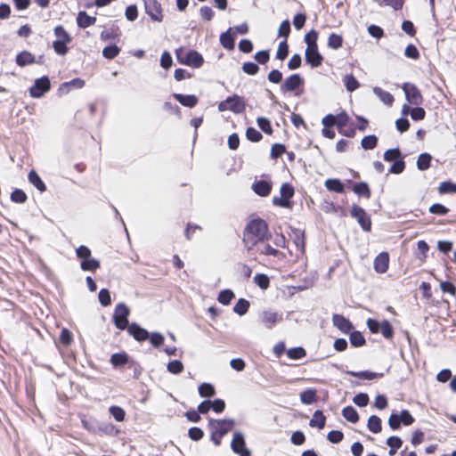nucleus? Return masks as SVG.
I'll return each instance as SVG.
<instances>
[{
	"label": "nucleus",
	"mask_w": 456,
	"mask_h": 456,
	"mask_svg": "<svg viewBox=\"0 0 456 456\" xmlns=\"http://www.w3.org/2000/svg\"><path fill=\"white\" fill-rule=\"evenodd\" d=\"M271 233L266 222L261 218L250 220L243 232V244L248 251L254 250L260 242L269 240Z\"/></svg>",
	"instance_id": "f257e3e1"
},
{
	"label": "nucleus",
	"mask_w": 456,
	"mask_h": 456,
	"mask_svg": "<svg viewBox=\"0 0 456 456\" xmlns=\"http://www.w3.org/2000/svg\"><path fill=\"white\" fill-rule=\"evenodd\" d=\"M233 419H209L208 428L211 434V440L218 446L222 438L233 428Z\"/></svg>",
	"instance_id": "f03ea898"
},
{
	"label": "nucleus",
	"mask_w": 456,
	"mask_h": 456,
	"mask_svg": "<svg viewBox=\"0 0 456 456\" xmlns=\"http://www.w3.org/2000/svg\"><path fill=\"white\" fill-rule=\"evenodd\" d=\"M175 57L180 64L194 69L200 68L204 63L203 56L195 50L186 51L183 47L175 50Z\"/></svg>",
	"instance_id": "7ed1b4c3"
},
{
	"label": "nucleus",
	"mask_w": 456,
	"mask_h": 456,
	"mask_svg": "<svg viewBox=\"0 0 456 456\" xmlns=\"http://www.w3.org/2000/svg\"><path fill=\"white\" fill-rule=\"evenodd\" d=\"M217 108L221 112L231 110L234 114H241L245 111L246 102L243 97L233 94L220 102Z\"/></svg>",
	"instance_id": "20e7f679"
},
{
	"label": "nucleus",
	"mask_w": 456,
	"mask_h": 456,
	"mask_svg": "<svg viewBox=\"0 0 456 456\" xmlns=\"http://www.w3.org/2000/svg\"><path fill=\"white\" fill-rule=\"evenodd\" d=\"M54 35L57 37L53 44L54 52L59 55H65L68 53L67 44L72 39L70 35L61 25L54 28Z\"/></svg>",
	"instance_id": "39448f33"
},
{
	"label": "nucleus",
	"mask_w": 456,
	"mask_h": 456,
	"mask_svg": "<svg viewBox=\"0 0 456 456\" xmlns=\"http://www.w3.org/2000/svg\"><path fill=\"white\" fill-rule=\"evenodd\" d=\"M367 326L371 333H379L380 332L385 338H391L393 337L394 331L390 322L387 320H384L381 322L374 319L367 320Z\"/></svg>",
	"instance_id": "423d86ee"
},
{
	"label": "nucleus",
	"mask_w": 456,
	"mask_h": 456,
	"mask_svg": "<svg viewBox=\"0 0 456 456\" xmlns=\"http://www.w3.org/2000/svg\"><path fill=\"white\" fill-rule=\"evenodd\" d=\"M130 314L129 308L125 304H118L113 314V321L115 326L119 330L127 329L128 316Z\"/></svg>",
	"instance_id": "0eeeda50"
},
{
	"label": "nucleus",
	"mask_w": 456,
	"mask_h": 456,
	"mask_svg": "<svg viewBox=\"0 0 456 456\" xmlns=\"http://www.w3.org/2000/svg\"><path fill=\"white\" fill-rule=\"evenodd\" d=\"M231 448L234 453L240 456H251V452L246 447L245 438L241 432L233 433Z\"/></svg>",
	"instance_id": "6e6552de"
},
{
	"label": "nucleus",
	"mask_w": 456,
	"mask_h": 456,
	"mask_svg": "<svg viewBox=\"0 0 456 456\" xmlns=\"http://www.w3.org/2000/svg\"><path fill=\"white\" fill-rule=\"evenodd\" d=\"M351 216H352V217H354L357 220L358 224H360V226L362 227V229L363 231H365V232L370 231L371 221H370V216L366 213V211L362 208H361L357 205H353L352 209H351Z\"/></svg>",
	"instance_id": "1a4fd4ad"
},
{
	"label": "nucleus",
	"mask_w": 456,
	"mask_h": 456,
	"mask_svg": "<svg viewBox=\"0 0 456 456\" xmlns=\"http://www.w3.org/2000/svg\"><path fill=\"white\" fill-rule=\"evenodd\" d=\"M50 87L49 78L44 76L35 80L34 85L29 88V94L34 98H40L50 90Z\"/></svg>",
	"instance_id": "9d476101"
},
{
	"label": "nucleus",
	"mask_w": 456,
	"mask_h": 456,
	"mask_svg": "<svg viewBox=\"0 0 456 456\" xmlns=\"http://www.w3.org/2000/svg\"><path fill=\"white\" fill-rule=\"evenodd\" d=\"M406 100L409 103L413 105H419L422 103V95L420 94V91L417 88V86L414 84L411 83H404L402 86Z\"/></svg>",
	"instance_id": "9b49d317"
},
{
	"label": "nucleus",
	"mask_w": 456,
	"mask_h": 456,
	"mask_svg": "<svg viewBox=\"0 0 456 456\" xmlns=\"http://www.w3.org/2000/svg\"><path fill=\"white\" fill-rule=\"evenodd\" d=\"M282 314L273 310H265L260 314V321L263 325L272 330L276 324L282 321Z\"/></svg>",
	"instance_id": "f8f14e48"
},
{
	"label": "nucleus",
	"mask_w": 456,
	"mask_h": 456,
	"mask_svg": "<svg viewBox=\"0 0 456 456\" xmlns=\"http://www.w3.org/2000/svg\"><path fill=\"white\" fill-rule=\"evenodd\" d=\"M146 13L156 21L162 20L161 6L157 0H143Z\"/></svg>",
	"instance_id": "ddd939ff"
},
{
	"label": "nucleus",
	"mask_w": 456,
	"mask_h": 456,
	"mask_svg": "<svg viewBox=\"0 0 456 456\" xmlns=\"http://www.w3.org/2000/svg\"><path fill=\"white\" fill-rule=\"evenodd\" d=\"M305 61L308 64H310L313 68H317L322 65L323 57L318 52L317 46L306 47L305 52Z\"/></svg>",
	"instance_id": "4468645a"
},
{
	"label": "nucleus",
	"mask_w": 456,
	"mask_h": 456,
	"mask_svg": "<svg viewBox=\"0 0 456 456\" xmlns=\"http://www.w3.org/2000/svg\"><path fill=\"white\" fill-rule=\"evenodd\" d=\"M303 83L304 80L299 74H293L285 79L284 83L281 86V90L283 93L293 92Z\"/></svg>",
	"instance_id": "2eb2a0df"
},
{
	"label": "nucleus",
	"mask_w": 456,
	"mask_h": 456,
	"mask_svg": "<svg viewBox=\"0 0 456 456\" xmlns=\"http://www.w3.org/2000/svg\"><path fill=\"white\" fill-rule=\"evenodd\" d=\"M389 256L387 252L379 254L373 262L374 270L379 273H384L388 269Z\"/></svg>",
	"instance_id": "dca6fc26"
},
{
	"label": "nucleus",
	"mask_w": 456,
	"mask_h": 456,
	"mask_svg": "<svg viewBox=\"0 0 456 456\" xmlns=\"http://www.w3.org/2000/svg\"><path fill=\"white\" fill-rule=\"evenodd\" d=\"M253 251L265 256H284L283 253L270 245L269 240L260 242Z\"/></svg>",
	"instance_id": "f3484780"
},
{
	"label": "nucleus",
	"mask_w": 456,
	"mask_h": 456,
	"mask_svg": "<svg viewBox=\"0 0 456 456\" xmlns=\"http://www.w3.org/2000/svg\"><path fill=\"white\" fill-rule=\"evenodd\" d=\"M127 331L137 341H144L149 338V332L136 323L129 324Z\"/></svg>",
	"instance_id": "a211bd4d"
},
{
	"label": "nucleus",
	"mask_w": 456,
	"mask_h": 456,
	"mask_svg": "<svg viewBox=\"0 0 456 456\" xmlns=\"http://www.w3.org/2000/svg\"><path fill=\"white\" fill-rule=\"evenodd\" d=\"M332 322L335 327L344 333H347L353 329L351 322L340 314H334L332 317Z\"/></svg>",
	"instance_id": "6ab92c4d"
},
{
	"label": "nucleus",
	"mask_w": 456,
	"mask_h": 456,
	"mask_svg": "<svg viewBox=\"0 0 456 456\" xmlns=\"http://www.w3.org/2000/svg\"><path fill=\"white\" fill-rule=\"evenodd\" d=\"M173 96L185 107L192 108L198 103V98L193 94H174Z\"/></svg>",
	"instance_id": "aec40b11"
},
{
	"label": "nucleus",
	"mask_w": 456,
	"mask_h": 456,
	"mask_svg": "<svg viewBox=\"0 0 456 456\" xmlns=\"http://www.w3.org/2000/svg\"><path fill=\"white\" fill-rule=\"evenodd\" d=\"M253 191L259 196H267L272 189L270 183L265 180H260L252 184Z\"/></svg>",
	"instance_id": "412c9836"
},
{
	"label": "nucleus",
	"mask_w": 456,
	"mask_h": 456,
	"mask_svg": "<svg viewBox=\"0 0 456 456\" xmlns=\"http://www.w3.org/2000/svg\"><path fill=\"white\" fill-rule=\"evenodd\" d=\"M96 21V18L89 16L86 12H79L77 17V23L79 28H86L94 25Z\"/></svg>",
	"instance_id": "4be33fe9"
},
{
	"label": "nucleus",
	"mask_w": 456,
	"mask_h": 456,
	"mask_svg": "<svg viewBox=\"0 0 456 456\" xmlns=\"http://www.w3.org/2000/svg\"><path fill=\"white\" fill-rule=\"evenodd\" d=\"M294 244L301 254L305 252V235L304 232L298 229H293L290 234Z\"/></svg>",
	"instance_id": "5701e85b"
},
{
	"label": "nucleus",
	"mask_w": 456,
	"mask_h": 456,
	"mask_svg": "<svg viewBox=\"0 0 456 456\" xmlns=\"http://www.w3.org/2000/svg\"><path fill=\"white\" fill-rule=\"evenodd\" d=\"M372 91L384 104L391 105L394 102V96L380 87L375 86Z\"/></svg>",
	"instance_id": "b1692460"
},
{
	"label": "nucleus",
	"mask_w": 456,
	"mask_h": 456,
	"mask_svg": "<svg viewBox=\"0 0 456 456\" xmlns=\"http://www.w3.org/2000/svg\"><path fill=\"white\" fill-rule=\"evenodd\" d=\"M28 181L31 184H33L39 191L44 192L46 191V186L45 183L42 181L37 173L34 170H31L28 173Z\"/></svg>",
	"instance_id": "393cba45"
},
{
	"label": "nucleus",
	"mask_w": 456,
	"mask_h": 456,
	"mask_svg": "<svg viewBox=\"0 0 456 456\" xmlns=\"http://www.w3.org/2000/svg\"><path fill=\"white\" fill-rule=\"evenodd\" d=\"M326 418L322 411H315L313 418L309 421V425L313 428L322 429L325 426Z\"/></svg>",
	"instance_id": "a878e982"
},
{
	"label": "nucleus",
	"mask_w": 456,
	"mask_h": 456,
	"mask_svg": "<svg viewBox=\"0 0 456 456\" xmlns=\"http://www.w3.org/2000/svg\"><path fill=\"white\" fill-rule=\"evenodd\" d=\"M324 184L327 190L330 191H335L338 193H342L344 191V185L338 179H327Z\"/></svg>",
	"instance_id": "bb28decb"
},
{
	"label": "nucleus",
	"mask_w": 456,
	"mask_h": 456,
	"mask_svg": "<svg viewBox=\"0 0 456 456\" xmlns=\"http://www.w3.org/2000/svg\"><path fill=\"white\" fill-rule=\"evenodd\" d=\"M230 31L231 28H229L226 32H224L220 35V43L224 48L228 50H232L234 49L235 45L234 38L230 34Z\"/></svg>",
	"instance_id": "cd10ccee"
},
{
	"label": "nucleus",
	"mask_w": 456,
	"mask_h": 456,
	"mask_svg": "<svg viewBox=\"0 0 456 456\" xmlns=\"http://www.w3.org/2000/svg\"><path fill=\"white\" fill-rule=\"evenodd\" d=\"M367 427L370 431H371L374 434H378L381 431L382 426H381V419L379 417L376 415H371L368 419Z\"/></svg>",
	"instance_id": "c85d7f7f"
},
{
	"label": "nucleus",
	"mask_w": 456,
	"mask_h": 456,
	"mask_svg": "<svg viewBox=\"0 0 456 456\" xmlns=\"http://www.w3.org/2000/svg\"><path fill=\"white\" fill-rule=\"evenodd\" d=\"M80 267L84 271L94 272L100 267V262L92 256L81 261Z\"/></svg>",
	"instance_id": "c756f323"
},
{
	"label": "nucleus",
	"mask_w": 456,
	"mask_h": 456,
	"mask_svg": "<svg viewBox=\"0 0 456 456\" xmlns=\"http://www.w3.org/2000/svg\"><path fill=\"white\" fill-rule=\"evenodd\" d=\"M343 82L346 89L348 92H354L360 86V83L352 74L345 75L343 77Z\"/></svg>",
	"instance_id": "7c9ffc66"
},
{
	"label": "nucleus",
	"mask_w": 456,
	"mask_h": 456,
	"mask_svg": "<svg viewBox=\"0 0 456 456\" xmlns=\"http://www.w3.org/2000/svg\"><path fill=\"white\" fill-rule=\"evenodd\" d=\"M343 417L351 423H356L359 420V415L356 410L352 406H346L342 410Z\"/></svg>",
	"instance_id": "2f4dec72"
},
{
	"label": "nucleus",
	"mask_w": 456,
	"mask_h": 456,
	"mask_svg": "<svg viewBox=\"0 0 456 456\" xmlns=\"http://www.w3.org/2000/svg\"><path fill=\"white\" fill-rule=\"evenodd\" d=\"M16 62L19 66L24 67L35 62V57L28 52H21L16 57Z\"/></svg>",
	"instance_id": "473e14b6"
},
{
	"label": "nucleus",
	"mask_w": 456,
	"mask_h": 456,
	"mask_svg": "<svg viewBox=\"0 0 456 456\" xmlns=\"http://www.w3.org/2000/svg\"><path fill=\"white\" fill-rule=\"evenodd\" d=\"M249 302L244 298H240L233 306V312L242 316L247 314L249 308Z\"/></svg>",
	"instance_id": "72a5a7b5"
},
{
	"label": "nucleus",
	"mask_w": 456,
	"mask_h": 456,
	"mask_svg": "<svg viewBox=\"0 0 456 456\" xmlns=\"http://www.w3.org/2000/svg\"><path fill=\"white\" fill-rule=\"evenodd\" d=\"M432 157L428 153H421L417 160V167L421 170H427L430 167Z\"/></svg>",
	"instance_id": "f704fd0d"
},
{
	"label": "nucleus",
	"mask_w": 456,
	"mask_h": 456,
	"mask_svg": "<svg viewBox=\"0 0 456 456\" xmlns=\"http://www.w3.org/2000/svg\"><path fill=\"white\" fill-rule=\"evenodd\" d=\"M353 191L358 195L364 196L369 199L370 197V191L368 184L364 182L357 183L354 185Z\"/></svg>",
	"instance_id": "c9c22d12"
},
{
	"label": "nucleus",
	"mask_w": 456,
	"mask_h": 456,
	"mask_svg": "<svg viewBox=\"0 0 456 456\" xmlns=\"http://www.w3.org/2000/svg\"><path fill=\"white\" fill-rule=\"evenodd\" d=\"M403 441L398 436H390L387 440V444L390 447L389 455H395L396 450L402 446Z\"/></svg>",
	"instance_id": "e433bc0d"
},
{
	"label": "nucleus",
	"mask_w": 456,
	"mask_h": 456,
	"mask_svg": "<svg viewBox=\"0 0 456 456\" xmlns=\"http://www.w3.org/2000/svg\"><path fill=\"white\" fill-rule=\"evenodd\" d=\"M383 158L387 162H395L402 158V153L398 148L389 149L385 151Z\"/></svg>",
	"instance_id": "4c0bfd02"
},
{
	"label": "nucleus",
	"mask_w": 456,
	"mask_h": 456,
	"mask_svg": "<svg viewBox=\"0 0 456 456\" xmlns=\"http://www.w3.org/2000/svg\"><path fill=\"white\" fill-rule=\"evenodd\" d=\"M199 394L201 397H212L216 391L214 387L209 383H202L199 387Z\"/></svg>",
	"instance_id": "58836bf2"
},
{
	"label": "nucleus",
	"mask_w": 456,
	"mask_h": 456,
	"mask_svg": "<svg viewBox=\"0 0 456 456\" xmlns=\"http://www.w3.org/2000/svg\"><path fill=\"white\" fill-rule=\"evenodd\" d=\"M343 38L340 35L332 33L328 39V46L331 49L337 50L342 46Z\"/></svg>",
	"instance_id": "ea45409f"
},
{
	"label": "nucleus",
	"mask_w": 456,
	"mask_h": 456,
	"mask_svg": "<svg viewBox=\"0 0 456 456\" xmlns=\"http://www.w3.org/2000/svg\"><path fill=\"white\" fill-rule=\"evenodd\" d=\"M378 138L376 135H367L362 139L361 145L364 150H372L376 147Z\"/></svg>",
	"instance_id": "a19ab883"
},
{
	"label": "nucleus",
	"mask_w": 456,
	"mask_h": 456,
	"mask_svg": "<svg viewBox=\"0 0 456 456\" xmlns=\"http://www.w3.org/2000/svg\"><path fill=\"white\" fill-rule=\"evenodd\" d=\"M316 393L314 389H307L300 394V400L304 404H311L315 401Z\"/></svg>",
	"instance_id": "79ce46f5"
},
{
	"label": "nucleus",
	"mask_w": 456,
	"mask_h": 456,
	"mask_svg": "<svg viewBox=\"0 0 456 456\" xmlns=\"http://www.w3.org/2000/svg\"><path fill=\"white\" fill-rule=\"evenodd\" d=\"M167 370L172 374H179L183 370V364L179 360H173L167 363Z\"/></svg>",
	"instance_id": "37998d69"
},
{
	"label": "nucleus",
	"mask_w": 456,
	"mask_h": 456,
	"mask_svg": "<svg viewBox=\"0 0 456 456\" xmlns=\"http://www.w3.org/2000/svg\"><path fill=\"white\" fill-rule=\"evenodd\" d=\"M347 374L352 377H356V378H360V379H373L382 376V374L376 373V372H370V371H360V372L347 371Z\"/></svg>",
	"instance_id": "c03bdc74"
},
{
	"label": "nucleus",
	"mask_w": 456,
	"mask_h": 456,
	"mask_svg": "<svg viewBox=\"0 0 456 456\" xmlns=\"http://www.w3.org/2000/svg\"><path fill=\"white\" fill-rule=\"evenodd\" d=\"M120 49L116 45H110L103 48L102 55L106 59H114L119 53Z\"/></svg>",
	"instance_id": "a18cd8bd"
},
{
	"label": "nucleus",
	"mask_w": 456,
	"mask_h": 456,
	"mask_svg": "<svg viewBox=\"0 0 456 456\" xmlns=\"http://www.w3.org/2000/svg\"><path fill=\"white\" fill-rule=\"evenodd\" d=\"M234 293L230 289L222 290L218 296V302L222 305H228L232 298H234Z\"/></svg>",
	"instance_id": "49530a36"
},
{
	"label": "nucleus",
	"mask_w": 456,
	"mask_h": 456,
	"mask_svg": "<svg viewBox=\"0 0 456 456\" xmlns=\"http://www.w3.org/2000/svg\"><path fill=\"white\" fill-rule=\"evenodd\" d=\"M109 411L117 421L121 422L125 419L126 412L121 407L110 406Z\"/></svg>",
	"instance_id": "de8ad7c7"
},
{
	"label": "nucleus",
	"mask_w": 456,
	"mask_h": 456,
	"mask_svg": "<svg viewBox=\"0 0 456 456\" xmlns=\"http://www.w3.org/2000/svg\"><path fill=\"white\" fill-rule=\"evenodd\" d=\"M350 343L354 346H362L365 343V338L359 331H354L350 334Z\"/></svg>",
	"instance_id": "09e8293b"
},
{
	"label": "nucleus",
	"mask_w": 456,
	"mask_h": 456,
	"mask_svg": "<svg viewBox=\"0 0 456 456\" xmlns=\"http://www.w3.org/2000/svg\"><path fill=\"white\" fill-rule=\"evenodd\" d=\"M84 86H85V81L83 79H81V78H74V79H72V80H70L69 82L63 83L61 86L60 90H67V92H68L69 86H73L75 88L80 89Z\"/></svg>",
	"instance_id": "8fccbe9b"
},
{
	"label": "nucleus",
	"mask_w": 456,
	"mask_h": 456,
	"mask_svg": "<svg viewBox=\"0 0 456 456\" xmlns=\"http://www.w3.org/2000/svg\"><path fill=\"white\" fill-rule=\"evenodd\" d=\"M256 284L262 289H266L269 287L270 280L267 275L258 273L254 277Z\"/></svg>",
	"instance_id": "3c124183"
},
{
	"label": "nucleus",
	"mask_w": 456,
	"mask_h": 456,
	"mask_svg": "<svg viewBox=\"0 0 456 456\" xmlns=\"http://www.w3.org/2000/svg\"><path fill=\"white\" fill-rule=\"evenodd\" d=\"M317 39L318 33L317 31L312 29L305 36V42L306 44V47L317 46Z\"/></svg>",
	"instance_id": "603ef678"
},
{
	"label": "nucleus",
	"mask_w": 456,
	"mask_h": 456,
	"mask_svg": "<svg viewBox=\"0 0 456 456\" xmlns=\"http://www.w3.org/2000/svg\"><path fill=\"white\" fill-rule=\"evenodd\" d=\"M287 354L290 359L297 360L305 355V350L303 347H294L287 351Z\"/></svg>",
	"instance_id": "864d4df0"
},
{
	"label": "nucleus",
	"mask_w": 456,
	"mask_h": 456,
	"mask_svg": "<svg viewBox=\"0 0 456 456\" xmlns=\"http://www.w3.org/2000/svg\"><path fill=\"white\" fill-rule=\"evenodd\" d=\"M377 3L379 5L390 6L395 11L402 9L403 5V0H377Z\"/></svg>",
	"instance_id": "5fc2aeb1"
},
{
	"label": "nucleus",
	"mask_w": 456,
	"mask_h": 456,
	"mask_svg": "<svg viewBox=\"0 0 456 456\" xmlns=\"http://www.w3.org/2000/svg\"><path fill=\"white\" fill-rule=\"evenodd\" d=\"M128 358L126 354H114L111 355L110 362L114 366H121L127 362Z\"/></svg>",
	"instance_id": "6e6d98bb"
},
{
	"label": "nucleus",
	"mask_w": 456,
	"mask_h": 456,
	"mask_svg": "<svg viewBox=\"0 0 456 456\" xmlns=\"http://www.w3.org/2000/svg\"><path fill=\"white\" fill-rule=\"evenodd\" d=\"M401 424L404 426H410L414 422V419L411 414L407 410H403L400 414H398Z\"/></svg>",
	"instance_id": "4d7b16f0"
},
{
	"label": "nucleus",
	"mask_w": 456,
	"mask_h": 456,
	"mask_svg": "<svg viewBox=\"0 0 456 456\" xmlns=\"http://www.w3.org/2000/svg\"><path fill=\"white\" fill-rule=\"evenodd\" d=\"M440 193H456V184L451 182H443L439 186Z\"/></svg>",
	"instance_id": "13d9d810"
},
{
	"label": "nucleus",
	"mask_w": 456,
	"mask_h": 456,
	"mask_svg": "<svg viewBox=\"0 0 456 456\" xmlns=\"http://www.w3.org/2000/svg\"><path fill=\"white\" fill-rule=\"evenodd\" d=\"M173 60L171 54L167 51H164L160 57V66L165 69H168L171 68Z\"/></svg>",
	"instance_id": "bf43d9fd"
},
{
	"label": "nucleus",
	"mask_w": 456,
	"mask_h": 456,
	"mask_svg": "<svg viewBox=\"0 0 456 456\" xmlns=\"http://www.w3.org/2000/svg\"><path fill=\"white\" fill-rule=\"evenodd\" d=\"M98 298H99L100 303L103 306H108L111 302L110 294L109 290L106 289H102L99 291Z\"/></svg>",
	"instance_id": "052dcab7"
},
{
	"label": "nucleus",
	"mask_w": 456,
	"mask_h": 456,
	"mask_svg": "<svg viewBox=\"0 0 456 456\" xmlns=\"http://www.w3.org/2000/svg\"><path fill=\"white\" fill-rule=\"evenodd\" d=\"M11 199L13 202L23 203L27 200V195L23 191L16 189L12 192Z\"/></svg>",
	"instance_id": "680f3d73"
},
{
	"label": "nucleus",
	"mask_w": 456,
	"mask_h": 456,
	"mask_svg": "<svg viewBox=\"0 0 456 456\" xmlns=\"http://www.w3.org/2000/svg\"><path fill=\"white\" fill-rule=\"evenodd\" d=\"M404 168H405V162L401 158L398 160L394 162V164L392 165V167L389 169V173L398 175V174L403 173Z\"/></svg>",
	"instance_id": "e2e57ef3"
},
{
	"label": "nucleus",
	"mask_w": 456,
	"mask_h": 456,
	"mask_svg": "<svg viewBox=\"0 0 456 456\" xmlns=\"http://www.w3.org/2000/svg\"><path fill=\"white\" fill-rule=\"evenodd\" d=\"M256 122L260 129L263 130L265 133L268 134H271L273 133L271 123L267 118H258Z\"/></svg>",
	"instance_id": "0e129e2a"
},
{
	"label": "nucleus",
	"mask_w": 456,
	"mask_h": 456,
	"mask_svg": "<svg viewBox=\"0 0 456 456\" xmlns=\"http://www.w3.org/2000/svg\"><path fill=\"white\" fill-rule=\"evenodd\" d=\"M246 136L251 142H259L262 139V134L259 131L253 127H248L246 130Z\"/></svg>",
	"instance_id": "69168bd1"
},
{
	"label": "nucleus",
	"mask_w": 456,
	"mask_h": 456,
	"mask_svg": "<svg viewBox=\"0 0 456 456\" xmlns=\"http://www.w3.org/2000/svg\"><path fill=\"white\" fill-rule=\"evenodd\" d=\"M149 338L151 344L155 347L160 346L164 342V336L159 332L149 334Z\"/></svg>",
	"instance_id": "338daca9"
},
{
	"label": "nucleus",
	"mask_w": 456,
	"mask_h": 456,
	"mask_svg": "<svg viewBox=\"0 0 456 456\" xmlns=\"http://www.w3.org/2000/svg\"><path fill=\"white\" fill-rule=\"evenodd\" d=\"M429 211L435 215L444 216L448 213L449 209L442 204L436 203L429 208Z\"/></svg>",
	"instance_id": "774afa93"
}]
</instances>
